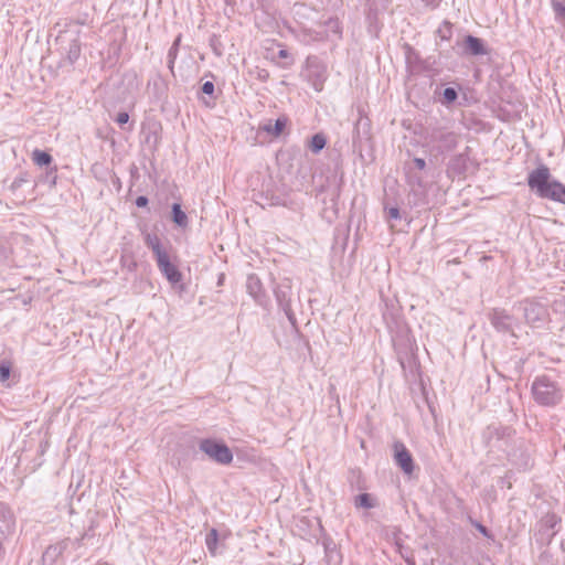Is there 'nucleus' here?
I'll list each match as a JSON object with an SVG mask.
<instances>
[{
    "mask_svg": "<svg viewBox=\"0 0 565 565\" xmlns=\"http://www.w3.org/2000/svg\"><path fill=\"white\" fill-rule=\"evenodd\" d=\"M81 56V42L77 38L73 39L66 50V60L73 65Z\"/></svg>",
    "mask_w": 565,
    "mask_h": 565,
    "instance_id": "obj_21",
    "label": "nucleus"
},
{
    "mask_svg": "<svg viewBox=\"0 0 565 565\" xmlns=\"http://www.w3.org/2000/svg\"><path fill=\"white\" fill-rule=\"evenodd\" d=\"M555 535V531L544 532L543 542H539L541 545H548Z\"/></svg>",
    "mask_w": 565,
    "mask_h": 565,
    "instance_id": "obj_39",
    "label": "nucleus"
},
{
    "mask_svg": "<svg viewBox=\"0 0 565 565\" xmlns=\"http://www.w3.org/2000/svg\"><path fill=\"white\" fill-rule=\"evenodd\" d=\"M488 318L497 331L510 332L512 330L513 317L510 316L504 309H492L488 313Z\"/></svg>",
    "mask_w": 565,
    "mask_h": 565,
    "instance_id": "obj_12",
    "label": "nucleus"
},
{
    "mask_svg": "<svg viewBox=\"0 0 565 565\" xmlns=\"http://www.w3.org/2000/svg\"><path fill=\"white\" fill-rule=\"evenodd\" d=\"M199 449L212 461L218 465H230L233 461V452L228 446L214 438H204L199 443Z\"/></svg>",
    "mask_w": 565,
    "mask_h": 565,
    "instance_id": "obj_4",
    "label": "nucleus"
},
{
    "mask_svg": "<svg viewBox=\"0 0 565 565\" xmlns=\"http://www.w3.org/2000/svg\"><path fill=\"white\" fill-rule=\"evenodd\" d=\"M275 297L279 308L285 312L292 327H296L297 319L291 309V287L289 285H279L275 289Z\"/></svg>",
    "mask_w": 565,
    "mask_h": 565,
    "instance_id": "obj_10",
    "label": "nucleus"
},
{
    "mask_svg": "<svg viewBox=\"0 0 565 565\" xmlns=\"http://www.w3.org/2000/svg\"><path fill=\"white\" fill-rule=\"evenodd\" d=\"M527 184L542 199L561 202L565 204V185L556 180H551L550 169L541 164L530 172Z\"/></svg>",
    "mask_w": 565,
    "mask_h": 565,
    "instance_id": "obj_1",
    "label": "nucleus"
},
{
    "mask_svg": "<svg viewBox=\"0 0 565 565\" xmlns=\"http://www.w3.org/2000/svg\"><path fill=\"white\" fill-rule=\"evenodd\" d=\"M66 548V544L64 542H60L46 547L42 555V561L44 564L53 565L63 554Z\"/></svg>",
    "mask_w": 565,
    "mask_h": 565,
    "instance_id": "obj_15",
    "label": "nucleus"
},
{
    "mask_svg": "<svg viewBox=\"0 0 565 565\" xmlns=\"http://www.w3.org/2000/svg\"><path fill=\"white\" fill-rule=\"evenodd\" d=\"M523 310L526 322L533 327H537L543 322L547 315L543 305L533 301L525 302Z\"/></svg>",
    "mask_w": 565,
    "mask_h": 565,
    "instance_id": "obj_13",
    "label": "nucleus"
},
{
    "mask_svg": "<svg viewBox=\"0 0 565 565\" xmlns=\"http://www.w3.org/2000/svg\"><path fill=\"white\" fill-rule=\"evenodd\" d=\"M327 143V138L323 134H316L311 137L309 148L313 153L320 152Z\"/></svg>",
    "mask_w": 565,
    "mask_h": 565,
    "instance_id": "obj_26",
    "label": "nucleus"
},
{
    "mask_svg": "<svg viewBox=\"0 0 565 565\" xmlns=\"http://www.w3.org/2000/svg\"><path fill=\"white\" fill-rule=\"evenodd\" d=\"M115 121L124 128V126L129 121V114L127 111H120L117 114Z\"/></svg>",
    "mask_w": 565,
    "mask_h": 565,
    "instance_id": "obj_36",
    "label": "nucleus"
},
{
    "mask_svg": "<svg viewBox=\"0 0 565 565\" xmlns=\"http://www.w3.org/2000/svg\"><path fill=\"white\" fill-rule=\"evenodd\" d=\"M172 221L180 227H185L188 225V216L185 212L181 209L179 203L172 204Z\"/></svg>",
    "mask_w": 565,
    "mask_h": 565,
    "instance_id": "obj_23",
    "label": "nucleus"
},
{
    "mask_svg": "<svg viewBox=\"0 0 565 565\" xmlns=\"http://www.w3.org/2000/svg\"><path fill=\"white\" fill-rule=\"evenodd\" d=\"M286 124H287V119L280 117V118H277L274 124L271 122V120H268V122L265 124L262 128L266 132H268L275 137H278L284 131Z\"/></svg>",
    "mask_w": 565,
    "mask_h": 565,
    "instance_id": "obj_19",
    "label": "nucleus"
},
{
    "mask_svg": "<svg viewBox=\"0 0 565 565\" xmlns=\"http://www.w3.org/2000/svg\"><path fill=\"white\" fill-rule=\"evenodd\" d=\"M214 89H215L214 84L212 82H209V81L203 83V85L201 87L202 93L206 94L209 96H213Z\"/></svg>",
    "mask_w": 565,
    "mask_h": 565,
    "instance_id": "obj_37",
    "label": "nucleus"
},
{
    "mask_svg": "<svg viewBox=\"0 0 565 565\" xmlns=\"http://www.w3.org/2000/svg\"><path fill=\"white\" fill-rule=\"evenodd\" d=\"M371 140V121L369 118L360 117L353 129L352 146L354 151L362 153L364 143Z\"/></svg>",
    "mask_w": 565,
    "mask_h": 565,
    "instance_id": "obj_8",
    "label": "nucleus"
},
{
    "mask_svg": "<svg viewBox=\"0 0 565 565\" xmlns=\"http://www.w3.org/2000/svg\"><path fill=\"white\" fill-rule=\"evenodd\" d=\"M217 542H218V532L216 529H211V531L206 534L205 544H206L207 551L213 556H215L217 554Z\"/></svg>",
    "mask_w": 565,
    "mask_h": 565,
    "instance_id": "obj_25",
    "label": "nucleus"
},
{
    "mask_svg": "<svg viewBox=\"0 0 565 565\" xmlns=\"http://www.w3.org/2000/svg\"><path fill=\"white\" fill-rule=\"evenodd\" d=\"M14 514L10 507L0 501V533L9 534L14 529Z\"/></svg>",
    "mask_w": 565,
    "mask_h": 565,
    "instance_id": "obj_14",
    "label": "nucleus"
},
{
    "mask_svg": "<svg viewBox=\"0 0 565 565\" xmlns=\"http://www.w3.org/2000/svg\"><path fill=\"white\" fill-rule=\"evenodd\" d=\"M388 217L392 220H398L401 218L399 209L398 207H390L388 211Z\"/></svg>",
    "mask_w": 565,
    "mask_h": 565,
    "instance_id": "obj_40",
    "label": "nucleus"
},
{
    "mask_svg": "<svg viewBox=\"0 0 565 565\" xmlns=\"http://www.w3.org/2000/svg\"><path fill=\"white\" fill-rule=\"evenodd\" d=\"M180 43H181V34H179L175 40L173 41L172 43V47H177L179 50V46H180Z\"/></svg>",
    "mask_w": 565,
    "mask_h": 565,
    "instance_id": "obj_46",
    "label": "nucleus"
},
{
    "mask_svg": "<svg viewBox=\"0 0 565 565\" xmlns=\"http://www.w3.org/2000/svg\"><path fill=\"white\" fill-rule=\"evenodd\" d=\"M531 391L534 401L545 407H554L563 398L562 387L547 375L536 376L532 383Z\"/></svg>",
    "mask_w": 565,
    "mask_h": 565,
    "instance_id": "obj_2",
    "label": "nucleus"
},
{
    "mask_svg": "<svg viewBox=\"0 0 565 565\" xmlns=\"http://www.w3.org/2000/svg\"><path fill=\"white\" fill-rule=\"evenodd\" d=\"M394 459L396 465L406 475H412L414 471V460L409 450L401 441L394 444Z\"/></svg>",
    "mask_w": 565,
    "mask_h": 565,
    "instance_id": "obj_11",
    "label": "nucleus"
},
{
    "mask_svg": "<svg viewBox=\"0 0 565 565\" xmlns=\"http://www.w3.org/2000/svg\"><path fill=\"white\" fill-rule=\"evenodd\" d=\"M11 367L8 363L0 364V381L6 382L10 377Z\"/></svg>",
    "mask_w": 565,
    "mask_h": 565,
    "instance_id": "obj_35",
    "label": "nucleus"
},
{
    "mask_svg": "<svg viewBox=\"0 0 565 565\" xmlns=\"http://www.w3.org/2000/svg\"><path fill=\"white\" fill-rule=\"evenodd\" d=\"M30 181V174L28 172H21L17 178H14V180L12 181V183L10 184L9 189L12 191V192H15L17 190H19L24 183H28Z\"/></svg>",
    "mask_w": 565,
    "mask_h": 565,
    "instance_id": "obj_28",
    "label": "nucleus"
},
{
    "mask_svg": "<svg viewBox=\"0 0 565 565\" xmlns=\"http://www.w3.org/2000/svg\"><path fill=\"white\" fill-rule=\"evenodd\" d=\"M278 57L284 60L290 58L289 62H286L280 65L282 68H288L294 64V58L290 56V53L286 49L279 50Z\"/></svg>",
    "mask_w": 565,
    "mask_h": 565,
    "instance_id": "obj_34",
    "label": "nucleus"
},
{
    "mask_svg": "<svg viewBox=\"0 0 565 565\" xmlns=\"http://www.w3.org/2000/svg\"><path fill=\"white\" fill-rule=\"evenodd\" d=\"M458 98V90L455 87H447L443 92L441 103L444 105H450L455 103Z\"/></svg>",
    "mask_w": 565,
    "mask_h": 565,
    "instance_id": "obj_27",
    "label": "nucleus"
},
{
    "mask_svg": "<svg viewBox=\"0 0 565 565\" xmlns=\"http://www.w3.org/2000/svg\"><path fill=\"white\" fill-rule=\"evenodd\" d=\"M148 202H149V200H148V198H147V196H145V195H139V196L136 199V202H135V203H136V205H137L138 207H145V206H147V205H148Z\"/></svg>",
    "mask_w": 565,
    "mask_h": 565,
    "instance_id": "obj_42",
    "label": "nucleus"
},
{
    "mask_svg": "<svg viewBox=\"0 0 565 565\" xmlns=\"http://www.w3.org/2000/svg\"><path fill=\"white\" fill-rule=\"evenodd\" d=\"M178 52L179 50L177 47H170L169 51H168V60L169 62H175L177 60V56H178Z\"/></svg>",
    "mask_w": 565,
    "mask_h": 565,
    "instance_id": "obj_41",
    "label": "nucleus"
},
{
    "mask_svg": "<svg viewBox=\"0 0 565 565\" xmlns=\"http://www.w3.org/2000/svg\"><path fill=\"white\" fill-rule=\"evenodd\" d=\"M268 204L273 205V206H276V205H284L285 202H284V200L280 196L273 195L270 198V202Z\"/></svg>",
    "mask_w": 565,
    "mask_h": 565,
    "instance_id": "obj_44",
    "label": "nucleus"
},
{
    "mask_svg": "<svg viewBox=\"0 0 565 565\" xmlns=\"http://www.w3.org/2000/svg\"><path fill=\"white\" fill-rule=\"evenodd\" d=\"M256 77L260 82H266L269 78V72L267 70H265V68L257 67V70H256Z\"/></svg>",
    "mask_w": 565,
    "mask_h": 565,
    "instance_id": "obj_38",
    "label": "nucleus"
},
{
    "mask_svg": "<svg viewBox=\"0 0 565 565\" xmlns=\"http://www.w3.org/2000/svg\"><path fill=\"white\" fill-rule=\"evenodd\" d=\"M157 266L160 273L166 277V279L173 286L177 287L180 285V289L183 290V285L181 284L183 275L179 270V268L171 262L168 252H164L161 255H158L156 258Z\"/></svg>",
    "mask_w": 565,
    "mask_h": 565,
    "instance_id": "obj_5",
    "label": "nucleus"
},
{
    "mask_svg": "<svg viewBox=\"0 0 565 565\" xmlns=\"http://www.w3.org/2000/svg\"><path fill=\"white\" fill-rule=\"evenodd\" d=\"M32 160L36 166L47 168L51 167L53 158L49 152L35 149L32 152Z\"/></svg>",
    "mask_w": 565,
    "mask_h": 565,
    "instance_id": "obj_22",
    "label": "nucleus"
},
{
    "mask_svg": "<svg viewBox=\"0 0 565 565\" xmlns=\"http://www.w3.org/2000/svg\"><path fill=\"white\" fill-rule=\"evenodd\" d=\"M354 505L356 509H373L376 501L370 493H361L354 498Z\"/></svg>",
    "mask_w": 565,
    "mask_h": 565,
    "instance_id": "obj_20",
    "label": "nucleus"
},
{
    "mask_svg": "<svg viewBox=\"0 0 565 565\" xmlns=\"http://www.w3.org/2000/svg\"><path fill=\"white\" fill-rule=\"evenodd\" d=\"M455 160H456V161H463L465 159H463V156H462V154H460V156H458Z\"/></svg>",
    "mask_w": 565,
    "mask_h": 565,
    "instance_id": "obj_48",
    "label": "nucleus"
},
{
    "mask_svg": "<svg viewBox=\"0 0 565 565\" xmlns=\"http://www.w3.org/2000/svg\"><path fill=\"white\" fill-rule=\"evenodd\" d=\"M143 241L147 247L152 250L154 258L167 252V249L161 245L160 238L156 234L146 233Z\"/></svg>",
    "mask_w": 565,
    "mask_h": 565,
    "instance_id": "obj_18",
    "label": "nucleus"
},
{
    "mask_svg": "<svg viewBox=\"0 0 565 565\" xmlns=\"http://www.w3.org/2000/svg\"><path fill=\"white\" fill-rule=\"evenodd\" d=\"M174 63H175V62H171V63H170V62L168 61V68L170 70V72H171L172 74H174Z\"/></svg>",
    "mask_w": 565,
    "mask_h": 565,
    "instance_id": "obj_47",
    "label": "nucleus"
},
{
    "mask_svg": "<svg viewBox=\"0 0 565 565\" xmlns=\"http://www.w3.org/2000/svg\"><path fill=\"white\" fill-rule=\"evenodd\" d=\"M210 45H211V47H212V50H213L215 55L222 56L223 51L221 49V41H220L218 36L212 35L211 39H210Z\"/></svg>",
    "mask_w": 565,
    "mask_h": 565,
    "instance_id": "obj_32",
    "label": "nucleus"
},
{
    "mask_svg": "<svg viewBox=\"0 0 565 565\" xmlns=\"http://www.w3.org/2000/svg\"><path fill=\"white\" fill-rule=\"evenodd\" d=\"M56 172V167H47V170L43 177V182L47 183L50 186H54L56 184L57 179Z\"/></svg>",
    "mask_w": 565,
    "mask_h": 565,
    "instance_id": "obj_30",
    "label": "nucleus"
},
{
    "mask_svg": "<svg viewBox=\"0 0 565 565\" xmlns=\"http://www.w3.org/2000/svg\"><path fill=\"white\" fill-rule=\"evenodd\" d=\"M413 162L418 170L426 168V161L423 158H415Z\"/></svg>",
    "mask_w": 565,
    "mask_h": 565,
    "instance_id": "obj_43",
    "label": "nucleus"
},
{
    "mask_svg": "<svg viewBox=\"0 0 565 565\" xmlns=\"http://www.w3.org/2000/svg\"><path fill=\"white\" fill-rule=\"evenodd\" d=\"M326 26H327V32H331L333 33L334 35H337L338 38H341V26H340V22L338 19L335 18H330L327 22H326Z\"/></svg>",
    "mask_w": 565,
    "mask_h": 565,
    "instance_id": "obj_29",
    "label": "nucleus"
},
{
    "mask_svg": "<svg viewBox=\"0 0 565 565\" xmlns=\"http://www.w3.org/2000/svg\"><path fill=\"white\" fill-rule=\"evenodd\" d=\"M482 436L489 451H502L504 454L513 446L514 440L520 438L513 429L501 425L488 426Z\"/></svg>",
    "mask_w": 565,
    "mask_h": 565,
    "instance_id": "obj_3",
    "label": "nucleus"
},
{
    "mask_svg": "<svg viewBox=\"0 0 565 565\" xmlns=\"http://www.w3.org/2000/svg\"><path fill=\"white\" fill-rule=\"evenodd\" d=\"M431 142L436 143L440 153L454 150L458 145V135L444 128L434 129L430 135Z\"/></svg>",
    "mask_w": 565,
    "mask_h": 565,
    "instance_id": "obj_7",
    "label": "nucleus"
},
{
    "mask_svg": "<svg viewBox=\"0 0 565 565\" xmlns=\"http://www.w3.org/2000/svg\"><path fill=\"white\" fill-rule=\"evenodd\" d=\"M552 8L557 18H565V4L563 2L553 0Z\"/></svg>",
    "mask_w": 565,
    "mask_h": 565,
    "instance_id": "obj_33",
    "label": "nucleus"
},
{
    "mask_svg": "<svg viewBox=\"0 0 565 565\" xmlns=\"http://www.w3.org/2000/svg\"><path fill=\"white\" fill-rule=\"evenodd\" d=\"M326 81V76L322 71L315 70L309 73V82L311 83L313 89L316 92H321L323 89V84Z\"/></svg>",
    "mask_w": 565,
    "mask_h": 565,
    "instance_id": "obj_24",
    "label": "nucleus"
},
{
    "mask_svg": "<svg viewBox=\"0 0 565 565\" xmlns=\"http://www.w3.org/2000/svg\"><path fill=\"white\" fill-rule=\"evenodd\" d=\"M246 288L248 294L257 301L262 300L264 296L263 285L260 279L256 275H249L246 281Z\"/></svg>",
    "mask_w": 565,
    "mask_h": 565,
    "instance_id": "obj_17",
    "label": "nucleus"
},
{
    "mask_svg": "<svg viewBox=\"0 0 565 565\" xmlns=\"http://www.w3.org/2000/svg\"><path fill=\"white\" fill-rule=\"evenodd\" d=\"M477 529H478V531H479L483 536H486V537H489V536H490L489 530H488L484 525H482V524L478 523V524H477Z\"/></svg>",
    "mask_w": 565,
    "mask_h": 565,
    "instance_id": "obj_45",
    "label": "nucleus"
},
{
    "mask_svg": "<svg viewBox=\"0 0 565 565\" xmlns=\"http://www.w3.org/2000/svg\"><path fill=\"white\" fill-rule=\"evenodd\" d=\"M461 47L460 55L462 56H482L489 54V50L484 41L471 34L463 36L461 42H457Z\"/></svg>",
    "mask_w": 565,
    "mask_h": 565,
    "instance_id": "obj_9",
    "label": "nucleus"
},
{
    "mask_svg": "<svg viewBox=\"0 0 565 565\" xmlns=\"http://www.w3.org/2000/svg\"><path fill=\"white\" fill-rule=\"evenodd\" d=\"M558 519L555 514H546L540 521V529L535 534L537 542H543L544 532L554 531L555 525L557 524Z\"/></svg>",
    "mask_w": 565,
    "mask_h": 565,
    "instance_id": "obj_16",
    "label": "nucleus"
},
{
    "mask_svg": "<svg viewBox=\"0 0 565 565\" xmlns=\"http://www.w3.org/2000/svg\"><path fill=\"white\" fill-rule=\"evenodd\" d=\"M507 458L518 468L526 469L531 462V456L523 438L514 440L513 446L505 454Z\"/></svg>",
    "mask_w": 565,
    "mask_h": 565,
    "instance_id": "obj_6",
    "label": "nucleus"
},
{
    "mask_svg": "<svg viewBox=\"0 0 565 565\" xmlns=\"http://www.w3.org/2000/svg\"><path fill=\"white\" fill-rule=\"evenodd\" d=\"M441 40H449L451 36V24L449 22H444V25L437 30Z\"/></svg>",
    "mask_w": 565,
    "mask_h": 565,
    "instance_id": "obj_31",
    "label": "nucleus"
}]
</instances>
